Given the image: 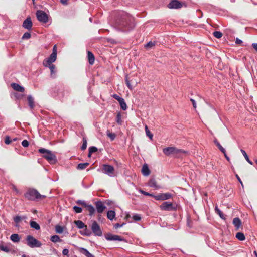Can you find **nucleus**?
I'll return each instance as SVG.
<instances>
[{"mask_svg": "<svg viewBox=\"0 0 257 257\" xmlns=\"http://www.w3.org/2000/svg\"><path fill=\"white\" fill-rule=\"evenodd\" d=\"M135 27L134 18L128 13L123 12L115 22V27L120 31L126 32L133 30Z\"/></svg>", "mask_w": 257, "mask_h": 257, "instance_id": "1", "label": "nucleus"}, {"mask_svg": "<svg viewBox=\"0 0 257 257\" xmlns=\"http://www.w3.org/2000/svg\"><path fill=\"white\" fill-rule=\"evenodd\" d=\"M40 153L43 154L42 157L46 159L50 164H55L57 162L56 155L51 151L41 148L38 150Z\"/></svg>", "mask_w": 257, "mask_h": 257, "instance_id": "2", "label": "nucleus"}, {"mask_svg": "<svg viewBox=\"0 0 257 257\" xmlns=\"http://www.w3.org/2000/svg\"><path fill=\"white\" fill-rule=\"evenodd\" d=\"M163 153L166 156L174 155L176 157H179L181 154H185L186 152L183 150L178 149L173 147H169L163 149Z\"/></svg>", "mask_w": 257, "mask_h": 257, "instance_id": "3", "label": "nucleus"}, {"mask_svg": "<svg viewBox=\"0 0 257 257\" xmlns=\"http://www.w3.org/2000/svg\"><path fill=\"white\" fill-rule=\"evenodd\" d=\"M25 198L29 200H34L35 199H41L45 198V196L41 195L37 190L29 189L25 193Z\"/></svg>", "mask_w": 257, "mask_h": 257, "instance_id": "4", "label": "nucleus"}, {"mask_svg": "<svg viewBox=\"0 0 257 257\" xmlns=\"http://www.w3.org/2000/svg\"><path fill=\"white\" fill-rule=\"evenodd\" d=\"M26 241L27 245L31 248L40 247L42 246L41 242L31 235L27 236Z\"/></svg>", "mask_w": 257, "mask_h": 257, "instance_id": "5", "label": "nucleus"}, {"mask_svg": "<svg viewBox=\"0 0 257 257\" xmlns=\"http://www.w3.org/2000/svg\"><path fill=\"white\" fill-rule=\"evenodd\" d=\"M91 229L95 236H101L102 235V232L100 226L96 221H92Z\"/></svg>", "mask_w": 257, "mask_h": 257, "instance_id": "6", "label": "nucleus"}, {"mask_svg": "<svg viewBox=\"0 0 257 257\" xmlns=\"http://www.w3.org/2000/svg\"><path fill=\"white\" fill-rule=\"evenodd\" d=\"M160 208L161 210L163 211H175L176 207L174 206L173 204L171 202L166 201L164 202L160 206Z\"/></svg>", "mask_w": 257, "mask_h": 257, "instance_id": "7", "label": "nucleus"}, {"mask_svg": "<svg viewBox=\"0 0 257 257\" xmlns=\"http://www.w3.org/2000/svg\"><path fill=\"white\" fill-rule=\"evenodd\" d=\"M36 16L38 20L41 23H46L48 21V15L42 10L37 11Z\"/></svg>", "mask_w": 257, "mask_h": 257, "instance_id": "8", "label": "nucleus"}, {"mask_svg": "<svg viewBox=\"0 0 257 257\" xmlns=\"http://www.w3.org/2000/svg\"><path fill=\"white\" fill-rule=\"evenodd\" d=\"M114 168L108 164H103L102 166V171L103 173L107 174L110 176H113L114 174Z\"/></svg>", "mask_w": 257, "mask_h": 257, "instance_id": "9", "label": "nucleus"}, {"mask_svg": "<svg viewBox=\"0 0 257 257\" xmlns=\"http://www.w3.org/2000/svg\"><path fill=\"white\" fill-rule=\"evenodd\" d=\"M173 195L170 193H160L154 196V198L156 200H166L170 199Z\"/></svg>", "mask_w": 257, "mask_h": 257, "instance_id": "10", "label": "nucleus"}, {"mask_svg": "<svg viewBox=\"0 0 257 257\" xmlns=\"http://www.w3.org/2000/svg\"><path fill=\"white\" fill-rule=\"evenodd\" d=\"M56 59L57 55H54V53L51 54L47 59L43 61V65H50V64H52V63L54 62Z\"/></svg>", "mask_w": 257, "mask_h": 257, "instance_id": "11", "label": "nucleus"}, {"mask_svg": "<svg viewBox=\"0 0 257 257\" xmlns=\"http://www.w3.org/2000/svg\"><path fill=\"white\" fill-rule=\"evenodd\" d=\"M182 7V4L178 0H172L168 5L169 9H179Z\"/></svg>", "mask_w": 257, "mask_h": 257, "instance_id": "12", "label": "nucleus"}, {"mask_svg": "<svg viewBox=\"0 0 257 257\" xmlns=\"http://www.w3.org/2000/svg\"><path fill=\"white\" fill-rule=\"evenodd\" d=\"M105 238L107 240H118V241H124V239L120 236L117 235H112L111 234H107L105 235Z\"/></svg>", "mask_w": 257, "mask_h": 257, "instance_id": "13", "label": "nucleus"}, {"mask_svg": "<svg viewBox=\"0 0 257 257\" xmlns=\"http://www.w3.org/2000/svg\"><path fill=\"white\" fill-rule=\"evenodd\" d=\"M33 23L30 17H28L23 22V27L28 30H31Z\"/></svg>", "mask_w": 257, "mask_h": 257, "instance_id": "14", "label": "nucleus"}, {"mask_svg": "<svg viewBox=\"0 0 257 257\" xmlns=\"http://www.w3.org/2000/svg\"><path fill=\"white\" fill-rule=\"evenodd\" d=\"M95 206L97 209V211L99 213H101L106 208V206H104L103 203L101 201H97L95 203Z\"/></svg>", "mask_w": 257, "mask_h": 257, "instance_id": "15", "label": "nucleus"}, {"mask_svg": "<svg viewBox=\"0 0 257 257\" xmlns=\"http://www.w3.org/2000/svg\"><path fill=\"white\" fill-rule=\"evenodd\" d=\"M11 86L14 90L18 92H23L25 91L24 88L17 83H12Z\"/></svg>", "mask_w": 257, "mask_h": 257, "instance_id": "16", "label": "nucleus"}, {"mask_svg": "<svg viewBox=\"0 0 257 257\" xmlns=\"http://www.w3.org/2000/svg\"><path fill=\"white\" fill-rule=\"evenodd\" d=\"M74 223L79 229L85 228V230L88 231L87 226L81 220H76L74 221Z\"/></svg>", "mask_w": 257, "mask_h": 257, "instance_id": "17", "label": "nucleus"}, {"mask_svg": "<svg viewBox=\"0 0 257 257\" xmlns=\"http://www.w3.org/2000/svg\"><path fill=\"white\" fill-rule=\"evenodd\" d=\"M78 250L79 251V252L83 254L86 257H94L93 255L91 254L87 249L84 248L79 247L78 248Z\"/></svg>", "mask_w": 257, "mask_h": 257, "instance_id": "18", "label": "nucleus"}, {"mask_svg": "<svg viewBox=\"0 0 257 257\" xmlns=\"http://www.w3.org/2000/svg\"><path fill=\"white\" fill-rule=\"evenodd\" d=\"M28 104L31 109H33L35 107L34 99L31 95H28L27 97Z\"/></svg>", "mask_w": 257, "mask_h": 257, "instance_id": "19", "label": "nucleus"}, {"mask_svg": "<svg viewBox=\"0 0 257 257\" xmlns=\"http://www.w3.org/2000/svg\"><path fill=\"white\" fill-rule=\"evenodd\" d=\"M142 174L146 176H147L150 175V171L147 164H145L143 166L142 168Z\"/></svg>", "mask_w": 257, "mask_h": 257, "instance_id": "20", "label": "nucleus"}, {"mask_svg": "<svg viewBox=\"0 0 257 257\" xmlns=\"http://www.w3.org/2000/svg\"><path fill=\"white\" fill-rule=\"evenodd\" d=\"M233 224L236 227V229H238L241 224V221L239 218L236 217L233 220Z\"/></svg>", "mask_w": 257, "mask_h": 257, "instance_id": "21", "label": "nucleus"}, {"mask_svg": "<svg viewBox=\"0 0 257 257\" xmlns=\"http://www.w3.org/2000/svg\"><path fill=\"white\" fill-rule=\"evenodd\" d=\"M87 54L89 64L90 65L93 64L95 61V57L94 54L90 51H88Z\"/></svg>", "mask_w": 257, "mask_h": 257, "instance_id": "22", "label": "nucleus"}, {"mask_svg": "<svg viewBox=\"0 0 257 257\" xmlns=\"http://www.w3.org/2000/svg\"><path fill=\"white\" fill-rule=\"evenodd\" d=\"M84 207L86 208V210H87L89 212L90 215L91 216L94 213L95 210L92 205H88L86 204Z\"/></svg>", "mask_w": 257, "mask_h": 257, "instance_id": "23", "label": "nucleus"}, {"mask_svg": "<svg viewBox=\"0 0 257 257\" xmlns=\"http://www.w3.org/2000/svg\"><path fill=\"white\" fill-rule=\"evenodd\" d=\"M148 185L151 187H154L155 188H159V187L157 185V182L154 178H152L149 180Z\"/></svg>", "mask_w": 257, "mask_h": 257, "instance_id": "24", "label": "nucleus"}, {"mask_svg": "<svg viewBox=\"0 0 257 257\" xmlns=\"http://www.w3.org/2000/svg\"><path fill=\"white\" fill-rule=\"evenodd\" d=\"M11 240L14 242H18L20 241V237L18 234H13L10 236Z\"/></svg>", "mask_w": 257, "mask_h": 257, "instance_id": "25", "label": "nucleus"}, {"mask_svg": "<svg viewBox=\"0 0 257 257\" xmlns=\"http://www.w3.org/2000/svg\"><path fill=\"white\" fill-rule=\"evenodd\" d=\"M30 224L31 227L34 228L36 230H38L40 229V225L36 221H31Z\"/></svg>", "mask_w": 257, "mask_h": 257, "instance_id": "26", "label": "nucleus"}, {"mask_svg": "<svg viewBox=\"0 0 257 257\" xmlns=\"http://www.w3.org/2000/svg\"><path fill=\"white\" fill-rule=\"evenodd\" d=\"M107 216L109 219L112 220L115 216V213L113 210L108 211L107 213Z\"/></svg>", "mask_w": 257, "mask_h": 257, "instance_id": "27", "label": "nucleus"}, {"mask_svg": "<svg viewBox=\"0 0 257 257\" xmlns=\"http://www.w3.org/2000/svg\"><path fill=\"white\" fill-rule=\"evenodd\" d=\"M120 106L121 108L123 110H125L127 107V105L124 101V99L122 98L120 101H118Z\"/></svg>", "mask_w": 257, "mask_h": 257, "instance_id": "28", "label": "nucleus"}, {"mask_svg": "<svg viewBox=\"0 0 257 257\" xmlns=\"http://www.w3.org/2000/svg\"><path fill=\"white\" fill-rule=\"evenodd\" d=\"M156 42L155 41H150L148 42L145 46L144 48L146 49H150L155 46Z\"/></svg>", "mask_w": 257, "mask_h": 257, "instance_id": "29", "label": "nucleus"}, {"mask_svg": "<svg viewBox=\"0 0 257 257\" xmlns=\"http://www.w3.org/2000/svg\"><path fill=\"white\" fill-rule=\"evenodd\" d=\"M98 150L97 148L96 147L92 146L89 148V153L88 154V157H90L92 153L97 152Z\"/></svg>", "mask_w": 257, "mask_h": 257, "instance_id": "30", "label": "nucleus"}, {"mask_svg": "<svg viewBox=\"0 0 257 257\" xmlns=\"http://www.w3.org/2000/svg\"><path fill=\"white\" fill-rule=\"evenodd\" d=\"M106 135L110 139L111 141H113L116 136L115 133H111L110 131L108 130H107L106 131Z\"/></svg>", "mask_w": 257, "mask_h": 257, "instance_id": "31", "label": "nucleus"}, {"mask_svg": "<svg viewBox=\"0 0 257 257\" xmlns=\"http://www.w3.org/2000/svg\"><path fill=\"white\" fill-rule=\"evenodd\" d=\"M50 240L52 242H54V243L62 241V240L60 238L59 236L56 235L51 236Z\"/></svg>", "mask_w": 257, "mask_h": 257, "instance_id": "32", "label": "nucleus"}, {"mask_svg": "<svg viewBox=\"0 0 257 257\" xmlns=\"http://www.w3.org/2000/svg\"><path fill=\"white\" fill-rule=\"evenodd\" d=\"M88 163H80L77 165V169L78 170H83L89 165Z\"/></svg>", "mask_w": 257, "mask_h": 257, "instance_id": "33", "label": "nucleus"}, {"mask_svg": "<svg viewBox=\"0 0 257 257\" xmlns=\"http://www.w3.org/2000/svg\"><path fill=\"white\" fill-rule=\"evenodd\" d=\"M236 237L240 241H243L245 237L244 234L242 232H238L236 234Z\"/></svg>", "mask_w": 257, "mask_h": 257, "instance_id": "34", "label": "nucleus"}, {"mask_svg": "<svg viewBox=\"0 0 257 257\" xmlns=\"http://www.w3.org/2000/svg\"><path fill=\"white\" fill-rule=\"evenodd\" d=\"M215 211L216 212V213H217L219 216L220 217V218H221L222 219H225V217L223 214V213H222V212H221L219 209L218 208V207L216 206L215 208Z\"/></svg>", "mask_w": 257, "mask_h": 257, "instance_id": "35", "label": "nucleus"}, {"mask_svg": "<svg viewBox=\"0 0 257 257\" xmlns=\"http://www.w3.org/2000/svg\"><path fill=\"white\" fill-rule=\"evenodd\" d=\"M45 67H49L50 70V71H51V75L53 74V73H55V66L52 64H50V65H44Z\"/></svg>", "mask_w": 257, "mask_h": 257, "instance_id": "36", "label": "nucleus"}, {"mask_svg": "<svg viewBox=\"0 0 257 257\" xmlns=\"http://www.w3.org/2000/svg\"><path fill=\"white\" fill-rule=\"evenodd\" d=\"M241 152L242 153L243 155L244 156V158H245L246 160L251 165L252 164V162L249 160L248 156H247L246 153L245 151L242 149L241 150Z\"/></svg>", "mask_w": 257, "mask_h": 257, "instance_id": "37", "label": "nucleus"}, {"mask_svg": "<svg viewBox=\"0 0 257 257\" xmlns=\"http://www.w3.org/2000/svg\"><path fill=\"white\" fill-rule=\"evenodd\" d=\"M116 121L118 124H122L121 115L120 112H118L116 115Z\"/></svg>", "mask_w": 257, "mask_h": 257, "instance_id": "38", "label": "nucleus"}, {"mask_svg": "<svg viewBox=\"0 0 257 257\" xmlns=\"http://www.w3.org/2000/svg\"><path fill=\"white\" fill-rule=\"evenodd\" d=\"M55 231L57 233H62L63 232V228L59 225H57L55 226Z\"/></svg>", "mask_w": 257, "mask_h": 257, "instance_id": "39", "label": "nucleus"}, {"mask_svg": "<svg viewBox=\"0 0 257 257\" xmlns=\"http://www.w3.org/2000/svg\"><path fill=\"white\" fill-rule=\"evenodd\" d=\"M145 132H146V135L149 137V138L150 139H152L153 138V135L150 132V131L148 130V126L147 125H145Z\"/></svg>", "mask_w": 257, "mask_h": 257, "instance_id": "40", "label": "nucleus"}, {"mask_svg": "<svg viewBox=\"0 0 257 257\" xmlns=\"http://www.w3.org/2000/svg\"><path fill=\"white\" fill-rule=\"evenodd\" d=\"M125 83L130 89L132 90L133 89V85L131 84L129 78L127 76L125 77Z\"/></svg>", "mask_w": 257, "mask_h": 257, "instance_id": "41", "label": "nucleus"}, {"mask_svg": "<svg viewBox=\"0 0 257 257\" xmlns=\"http://www.w3.org/2000/svg\"><path fill=\"white\" fill-rule=\"evenodd\" d=\"M213 34V36L217 38H220L222 36V33L220 31H214Z\"/></svg>", "mask_w": 257, "mask_h": 257, "instance_id": "42", "label": "nucleus"}, {"mask_svg": "<svg viewBox=\"0 0 257 257\" xmlns=\"http://www.w3.org/2000/svg\"><path fill=\"white\" fill-rule=\"evenodd\" d=\"M0 249L5 252H9L10 251L8 247L4 245H0Z\"/></svg>", "mask_w": 257, "mask_h": 257, "instance_id": "43", "label": "nucleus"}, {"mask_svg": "<svg viewBox=\"0 0 257 257\" xmlns=\"http://www.w3.org/2000/svg\"><path fill=\"white\" fill-rule=\"evenodd\" d=\"M87 140L85 138H83V144L81 146V150H84L86 149L87 147Z\"/></svg>", "mask_w": 257, "mask_h": 257, "instance_id": "44", "label": "nucleus"}, {"mask_svg": "<svg viewBox=\"0 0 257 257\" xmlns=\"http://www.w3.org/2000/svg\"><path fill=\"white\" fill-rule=\"evenodd\" d=\"M74 211L77 213H80L82 212V209L81 207L75 206L73 208Z\"/></svg>", "mask_w": 257, "mask_h": 257, "instance_id": "45", "label": "nucleus"}, {"mask_svg": "<svg viewBox=\"0 0 257 257\" xmlns=\"http://www.w3.org/2000/svg\"><path fill=\"white\" fill-rule=\"evenodd\" d=\"M31 34L29 32H26L25 33L23 36H22V39H28L29 38H30L31 37Z\"/></svg>", "mask_w": 257, "mask_h": 257, "instance_id": "46", "label": "nucleus"}, {"mask_svg": "<svg viewBox=\"0 0 257 257\" xmlns=\"http://www.w3.org/2000/svg\"><path fill=\"white\" fill-rule=\"evenodd\" d=\"M12 142V140L9 136H7L5 138V143L6 144H10Z\"/></svg>", "mask_w": 257, "mask_h": 257, "instance_id": "47", "label": "nucleus"}, {"mask_svg": "<svg viewBox=\"0 0 257 257\" xmlns=\"http://www.w3.org/2000/svg\"><path fill=\"white\" fill-rule=\"evenodd\" d=\"M219 150L222 152L223 153H225V149L220 145V143H218L216 145Z\"/></svg>", "mask_w": 257, "mask_h": 257, "instance_id": "48", "label": "nucleus"}, {"mask_svg": "<svg viewBox=\"0 0 257 257\" xmlns=\"http://www.w3.org/2000/svg\"><path fill=\"white\" fill-rule=\"evenodd\" d=\"M133 219L135 221H140L141 219V217L140 215L135 214L133 215Z\"/></svg>", "mask_w": 257, "mask_h": 257, "instance_id": "49", "label": "nucleus"}, {"mask_svg": "<svg viewBox=\"0 0 257 257\" xmlns=\"http://www.w3.org/2000/svg\"><path fill=\"white\" fill-rule=\"evenodd\" d=\"M29 143L27 140H24L22 142V145L24 147H28L29 146Z\"/></svg>", "mask_w": 257, "mask_h": 257, "instance_id": "50", "label": "nucleus"}, {"mask_svg": "<svg viewBox=\"0 0 257 257\" xmlns=\"http://www.w3.org/2000/svg\"><path fill=\"white\" fill-rule=\"evenodd\" d=\"M141 192L142 194L146 195V196H151L152 197L154 198V196H155V195H153V194H150L148 192H145L144 191H143V190H141Z\"/></svg>", "mask_w": 257, "mask_h": 257, "instance_id": "51", "label": "nucleus"}, {"mask_svg": "<svg viewBox=\"0 0 257 257\" xmlns=\"http://www.w3.org/2000/svg\"><path fill=\"white\" fill-rule=\"evenodd\" d=\"M22 220V218L19 216H16V217H14V221L17 223H18L20 222V221Z\"/></svg>", "mask_w": 257, "mask_h": 257, "instance_id": "52", "label": "nucleus"}, {"mask_svg": "<svg viewBox=\"0 0 257 257\" xmlns=\"http://www.w3.org/2000/svg\"><path fill=\"white\" fill-rule=\"evenodd\" d=\"M112 97L115 99L116 100H117L118 101H120L122 98L119 96L117 94H113Z\"/></svg>", "mask_w": 257, "mask_h": 257, "instance_id": "53", "label": "nucleus"}, {"mask_svg": "<svg viewBox=\"0 0 257 257\" xmlns=\"http://www.w3.org/2000/svg\"><path fill=\"white\" fill-rule=\"evenodd\" d=\"M76 203L77 204L81 205L84 207L86 205V203L84 201L81 200H78Z\"/></svg>", "mask_w": 257, "mask_h": 257, "instance_id": "54", "label": "nucleus"}, {"mask_svg": "<svg viewBox=\"0 0 257 257\" xmlns=\"http://www.w3.org/2000/svg\"><path fill=\"white\" fill-rule=\"evenodd\" d=\"M54 55H57V46H56V45H55L54 46H53V52L52 53V54H54Z\"/></svg>", "mask_w": 257, "mask_h": 257, "instance_id": "55", "label": "nucleus"}, {"mask_svg": "<svg viewBox=\"0 0 257 257\" xmlns=\"http://www.w3.org/2000/svg\"><path fill=\"white\" fill-rule=\"evenodd\" d=\"M69 253V250L68 249H64L62 251V254L64 255H68Z\"/></svg>", "mask_w": 257, "mask_h": 257, "instance_id": "56", "label": "nucleus"}, {"mask_svg": "<svg viewBox=\"0 0 257 257\" xmlns=\"http://www.w3.org/2000/svg\"><path fill=\"white\" fill-rule=\"evenodd\" d=\"M190 101L192 103V105H193V106L194 108L196 109V104L195 101L194 99H192V98L190 99Z\"/></svg>", "mask_w": 257, "mask_h": 257, "instance_id": "57", "label": "nucleus"}, {"mask_svg": "<svg viewBox=\"0 0 257 257\" xmlns=\"http://www.w3.org/2000/svg\"><path fill=\"white\" fill-rule=\"evenodd\" d=\"M242 43V40L237 38L235 40V43L237 44H241Z\"/></svg>", "mask_w": 257, "mask_h": 257, "instance_id": "58", "label": "nucleus"}, {"mask_svg": "<svg viewBox=\"0 0 257 257\" xmlns=\"http://www.w3.org/2000/svg\"><path fill=\"white\" fill-rule=\"evenodd\" d=\"M123 224H120L119 223H116L114 225V227L117 229L118 228L122 227Z\"/></svg>", "mask_w": 257, "mask_h": 257, "instance_id": "59", "label": "nucleus"}, {"mask_svg": "<svg viewBox=\"0 0 257 257\" xmlns=\"http://www.w3.org/2000/svg\"><path fill=\"white\" fill-rule=\"evenodd\" d=\"M236 177L237 179V180H238V181L240 182V183L241 184V185L243 186V183L242 182V181L241 180V179L240 178V177H239V176L236 174Z\"/></svg>", "mask_w": 257, "mask_h": 257, "instance_id": "60", "label": "nucleus"}, {"mask_svg": "<svg viewBox=\"0 0 257 257\" xmlns=\"http://www.w3.org/2000/svg\"><path fill=\"white\" fill-rule=\"evenodd\" d=\"M61 3L65 5L67 4V0H60Z\"/></svg>", "mask_w": 257, "mask_h": 257, "instance_id": "61", "label": "nucleus"}, {"mask_svg": "<svg viewBox=\"0 0 257 257\" xmlns=\"http://www.w3.org/2000/svg\"><path fill=\"white\" fill-rule=\"evenodd\" d=\"M252 46L253 48L257 51V43H253Z\"/></svg>", "mask_w": 257, "mask_h": 257, "instance_id": "62", "label": "nucleus"}, {"mask_svg": "<svg viewBox=\"0 0 257 257\" xmlns=\"http://www.w3.org/2000/svg\"><path fill=\"white\" fill-rule=\"evenodd\" d=\"M84 231H85V235H86L87 236H89L91 234V232H90L89 230H88V231H87L85 229Z\"/></svg>", "mask_w": 257, "mask_h": 257, "instance_id": "63", "label": "nucleus"}, {"mask_svg": "<svg viewBox=\"0 0 257 257\" xmlns=\"http://www.w3.org/2000/svg\"><path fill=\"white\" fill-rule=\"evenodd\" d=\"M13 190L18 194L19 193L18 189L15 187H13Z\"/></svg>", "mask_w": 257, "mask_h": 257, "instance_id": "64", "label": "nucleus"}]
</instances>
